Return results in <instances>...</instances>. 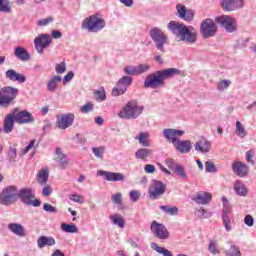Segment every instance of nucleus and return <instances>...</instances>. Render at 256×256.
I'll list each match as a JSON object with an SVG mask.
<instances>
[{
  "mask_svg": "<svg viewBox=\"0 0 256 256\" xmlns=\"http://www.w3.org/2000/svg\"><path fill=\"white\" fill-rule=\"evenodd\" d=\"M167 27L173 35H176L180 41L187 43V45H195L197 43V30L193 26L187 27L184 23L170 21Z\"/></svg>",
  "mask_w": 256,
  "mask_h": 256,
  "instance_id": "1",
  "label": "nucleus"
},
{
  "mask_svg": "<svg viewBox=\"0 0 256 256\" xmlns=\"http://www.w3.org/2000/svg\"><path fill=\"white\" fill-rule=\"evenodd\" d=\"M175 75H179V69L177 68H167L153 72L146 76L144 80V88L159 89V87L165 85L166 79H171V77H175Z\"/></svg>",
  "mask_w": 256,
  "mask_h": 256,
  "instance_id": "2",
  "label": "nucleus"
},
{
  "mask_svg": "<svg viewBox=\"0 0 256 256\" xmlns=\"http://www.w3.org/2000/svg\"><path fill=\"white\" fill-rule=\"evenodd\" d=\"M145 107L139 104L137 100L128 101L123 108L118 112L120 119H126L128 121L138 119L141 117Z\"/></svg>",
  "mask_w": 256,
  "mask_h": 256,
  "instance_id": "3",
  "label": "nucleus"
},
{
  "mask_svg": "<svg viewBox=\"0 0 256 256\" xmlns=\"http://www.w3.org/2000/svg\"><path fill=\"white\" fill-rule=\"evenodd\" d=\"M105 25V19L98 15H91L83 20L82 29L88 31V33H99V31L105 29Z\"/></svg>",
  "mask_w": 256,
  "mask_h": 256,
  "instance_id": "4",
  "label": "nucleus"
},
{
  "mask_svg": "<svg viewBox=\"0 0 256 256\" xmlns=\"http://www.w3.org/2000/svg\"><path fill=\"white\" fill-rule=\"evenodd\" d=\"M19 89L13 86H4L0 89V107L7 109L17 99Z\"/></svg>",
  "mask_w": 256,
  "mask_h": 256,
  "instance_id": "5",
  "label": "nucleus"
},
{
  "mask_svg": "<svg viewBox=\"0 0 256 256\" xmlns=\"http://www.w3.org/2000/svg\"><path fill=\"white\" fill-rule=\"evenodd\" d=\"M18 199L28 207H40L41 201L35 198V191L31 188H22L18 192Z\"/></svg>",
  "mask_w": 256,
  "mask_h": 256,
  "instance_id": "6",
  "label": "nucleus"
},
{
  "mask_svg": "<svg viewBox=\"0 0 256 256\" xmlns=\"http://www.w3.org/2000/svg\"><path fill=\"white\" fill-rule=\"evenodd\" d=\"M19 199V190L16 186H8L0 193V204L9 206Z\"/></svg>",
  "mask_w": 256,
  "mask_h": 256,
  "instance_id": "7",
  "label": "nucleus"
},
{
  "mask_svg": "<svg viewBox=\"0 0 256 256\" xmlns=\"http://www.w3.org/2000/svg\"><path fill=\"white\" fill-rule=\"evenodd\" d=\"M150 37L155 43V47L161 53H165V45H167V36L163 30L154 27L150 30Z\"/></svg>",
  "mask_w": 256,
  "mask_h": 256,
  "instance_id": "8",
  "label": "nucleus"
},
{
  "mask_svg": "<svg viewBox=\"0 0 256 256\" xmlns=\"http://www.w3.org/2000/svg\"><path fill=\"white\" fill-rule=\"evenodd\" d=\"M200 33L203 39H209L217 35V24L211 18L204 19L200 24Z\"/></svg>",
  "mask_w": 256,
  "mask_h": 256,
  "instance_id": "9",
  "label": "nucleus"
},
{
  "mask_svg": "<svg viewBox=\"0 0 256 256\" xmlns=\"http://www.w3.org/2000/svg\"><path fill=\"white\" fill-rule=\"evenodd\" d=\"M133 85V77L131 76H123L121 77L116 87L112 89V96L119 97L120 95H125L127 93V89Z\"/></svg>",
  "mask_w": 256,
  "mask_h": 256,
  "instance_id": "10",
  "label": "nucleus"
},
{
  "mask_svg": "<svg viewBox=\"0 0 256 256\" xmlns=\"http://www.w3.org/2000/svg\"><path fill=\"white\" fill-rule=\"evenodd\" d=\"M218 25L224 27L227 33H235L237 31V20L230 15H221L215 19Z\"/></svg>",
  "mask_w": 256,
  "mask_h": 256,
  "instance_id": "11",
  "label": "nucleus"
},
{
  "mask_svg": "<svg viewBox=\"0 0 256 256\" xmlns=\"http://www.w3.org/2000/svg\"><path fill=\"white\" fill-rule=\"evenodd\" d=\"M166 190L167 185L159 180H153L148 189L149 198L155 201V199H159V197L165 195Z\"/></svg>",
  "mask_w": 256,
  "mask_h": 256,
  "instance_id": "12",
  "label": "nucleus"
},
{
  "mask_svg": "<svg viewBox=\"0 0 256 256\" xmlns=\"http://www.w3.org/2000/svg\"><path fill=\"white\" fill-rule=\"evenodd\" d=\"M50 45L51 36H49V34H40L34 39V46L39 55H43V51Z\"/></svg>",
  "mask_w": 256,
  "mask_h": 256,
  "instance_id": "13",
  "label": "nucleus"
},
{
  "mask_svg": "<svg viewBox=\"0 0 256 256\" xmlns=\"http://www.w3.org/2000/svg\"><path fill=\"white\" fill-rule=\"evenodd\" d=\"M185 135V130H179L174 128H166L163 130V137L168 143L175 144L181 137Z\"/></svg>",
  "mask_w": 256,
  "mask_h": 256,
  "instance_id": "14",
  "label": "nucleus"
},
{
  "mask_svg": "<svg viewBox=\"0 0 256 256\" xmlns=\"http://www.w3.org/2000/svg\"><path fill=\"white\" fill-rule=\"evenodd\" d=\"M150 229L157 239H169V230H167V227L165 225L158 223L157 221H153L151 223Z\"/></svg>",
  "mask_w": 256,
  "mask_h": 256,
  "instance_id": "15",
  "label": "nucleus"
},
{
  "mask_svg": "<svg viewBox=\"0 0 256 256\" xmlns=\"http://www.w3.org/2000/svg\"><path fill=\"white\" fill-rule=\"evenodd\" d=\"M74 121H75V114L73 113L61 114L57 117L56 125L58 129L65 131V129H68V127H71V125H73Z\"/></svg>",
  "mask_w": 256,
  "mask_h": 256,
  "instance_id": "16",
  "label": "nucleus"
},
{
  "mask_svg": "<svg viewBox=\"0 0 256 256\" xmlns=\"http://www.w3.org/2000/svg\"><path fill=\"white\" fill-rule=\"evenodd\" d=\"M176 11L178 13V17L180 19H183V21H187L188 23H191V21L195 19V10L187 9V6L183 4H177Z\"/></svg>",
  "mask_w": 256,
  "mask_h": 256,
  "instance_id": "17",
  "label": "nucleus"
},
{
  "mask_svg": "<svg viewBox=\"0 0 256 256\" xmlns=\"http://www.w3.org/2000/svg\"><path fill=\"white\" fill-rule=\"evenodd\" d=\"M15 121L19 125H27L29 123H35V117L27 110H22L15 114Z\"/></svg>",
  "mask_w": 256,
  "mask_h": 256,
  "instance_id": "18",
  "label": "nucleus"
},
{
  "mask_svg": "<svg viewBox=\"0 0 256 256\" xmlns=\"http://www.w3.org/2000/svg\"><path fill=\"white\" fill-rule=\"evenodd\" d=\"M97 175H99L100 177H104L106 181H112V182L125 181V175L119 172H109L105 170H98Z\"/></svg>",
  "mask_w": 256,
  "mask_h": 256,
  "instance_id": "19",
  "label": "nucleus"
},
{
  "mask_svg": "<svg viewBox=\"0 0 256 256\" xmlns=\"http://www.w3.org/2000/svg\"><path fill=\"white\" fill-rule=\"evenodd\" d=\"M245 0H221L220 5L224 11H235L242 9Z\"/></svg>",
  "mask_w": 256,
  "mask_h": 256,
  "instance_id": "20",
  "label": "nucleus"
},
{
  "mask_svg": "<svg viewBox=\"0 0 256 256\" xmlns=\"http://www.w3.org/2000/svg\"><path fill=\"white\" fill-rule=\"evenodd\" d=\"M173 147L178 151V153H181L182 155L190 153L191 150L193 149V145L191 144L190 140H181V139H179L173 145Z\"/></svg>",
  "mask_w": 256,
  "mask_h": 256,
  "instance_id": "21",
  "label": "nucleus"
},
{
  "mask_svg": "<svg viewBox=\"0 0 256 256\" xmlns=\"http://www.w3.org/2000/svg\"><path fill=\"white\" fill-rule=\"evenodd\" d=\"M211 199H213L211 193L200 191L196 193V195L192 198V201L198 205H209V203H211Z\"/></svg>",
  "mask_w": 256,
  "mask_h": 256,
  "instance_id": "22",
  "label": "nucleus"
},
{
  "mask_svg": "<svg viewBox=\"0 0 256 256\" xmlns=\"http://www.w3.org/2000/svg\"><path fill=\"white\" fill-rule=\"evenodd\" d=\"M232 171L238 177H247L249 175V166L241 161H236L232 164Z\"/></svg>",
  "mask_w": 256,
  "mask_h": 256,
  "instance_id": "23",
  "label": "nucleus"
},
{
  "mask_svg": "<svg viewBox=\"0 0 256 256\" xmlns=\"http://www.w3.org/2000/svg\"><path fill=\"white\" fill-rule=\"evenodd\" d=\"M233 189L238 197H247V195L249 194V189L241 180H236L233 183Z\"/></svg>",
  "mask_w": 256,
  "mask_h": 256,
  "instance_id": "24",
  "label": "nucleus"
},
{
  "mask_svg": "<svg viewBox=\"0 0 256 256\" xmlns=\"http://www.w3.org/2000/svg\"><path fill=\"white\" fill-rule=\"evenodd\" d=\"M57 242L53 236H40L37 239L38 249H45V247H53Z\"/></svg>",
  "mask_w": 256,
  "mask_h": 256,
  "instance_id": "25",
  "label": "nucleus"
},
{
  "mask_svg": "<svg viewBox=\"0 0 256 256\" xmlns=\"http://www.w3.org/2000/svg\"><path fill=\"white\" fill-rule=\"evenodd\" d=\"M194 149L198 153H209L211 151V141L207 139L198 140L195 143Z\"/></svg>",
  "mask_w": 256,
  "mask_h": 256,
  "instance_id": "26",
  "label": "nucleus"
},
{
  "mask_svg": "<svg viewBox=\"0 0 256 256\" xmlns=\"http://www.w3.org/2000/svg\"><path fill=\"white\" fill-rule=\"evenodd\" d=\"M5 75H6V79H9V81H18V83H25V81L27 80L25 75L13 69L7 70Z\"/></svg>",
  "mask_w": 256,
  "mask_h": 256,
  "instance_id": "27",
  "label": "nucleus"
},
{
  "mask_svg": "<svg viewBox=\"0 0 256 256\" xmlns=\"http://www.w3.org/2000/svg\"><path fill=\"white\" fill-rule=\"evenodd\" d=\"M15 127V110L8 114L4 119V133H11Z\"/></svg>",
  "mask_w": 256,
  "mask_h": 256,
  "instance_id": "28",
  "label": "nucleus"
},
{
  "mask_svg": "<svg viewBox=\"0 0 256 256\" xmlns=\"http://www.w3.org/2000/svg\"><path fill=\"white\" fill-rule=\"evenodd\" d=\"M8 230L17 237H25V227L19 223L8 224Z\"/></svg>",
  "mask_w": 256,
  "mask_h": 256,
  "instance_id": "29",
  "label": "nucleus"
},
{
  "mask_svg": "<svg viewBox=\"0 0 256 256\" xmlns=\"http://www.w3.org/2000/svg\"><path fill=\"white\" fill-rule=\"evenodd\" d=\"M14 55L20 61H29V59H31L29 52H27L26 49L21 46H17L14 49Z\"/></svg>",
  "mask_w": 256,
  "mask_h": 256,
  "instance_id": "30",
  "label": "nucleus"
},
{
  "mask_svg": "<svg viewBox=\"0 0 256 256\" xmlns=\"http://www.w3.org/2000/svg\"><path fill=\"white\" fill-rule=\"evenodd\" d=\"M59 83H61V76L55 75L47 82V91L50 93H55L57 91V87L59 86Z\"/></svg>",
  "mask_w": 256,
  "mask_h": 256,
  "instance_id": "31",
  "label": "nucleus"
},
{
  "mask_svg": "<svg viewBox=\"0 0 256 256\" xmlns=\"http://www.w3.org/2000/svg\"><path fill=\"white\" fill-rule=\"evenodd\" d=\"M151 155H153V150L149 148H140L135 152L136 159H140L142 161H147Z\"/></svg>",
  "mask_w": 256,
  "mask_h": 256,
  "instance_id": "32",
  "label": "nucleus"
},
{
  "mask_svg": "<svg viewBox=\"0 0 256 256\" xmlns=\"http://www.w3.org/2000/svg\"><path fill=\"white\" fill-rule=\"evenodd\" d=\"M136 141L139 142L142 147H151V139H149V133L140 132L136 137Z\"/></svg>",
  "mask_w": 256,
  "mask_h": 256,
  "instance_id": "33",
  "label": "nucleus"
},
{
  "mask_svg": "<svg viewBox=\"0 0 256 256\" xmlns=\"http://www.w3.org/2000/svg\"><path fill=\"white\" fill-rule=\"evenodd\" d=\"M47 181H49V169L43 168L37 174V182L39 185H46Z\"/></svg>",
  "mask_w": 256,
  "mask_h": 256,
  "instance_id": "34",
  "label": "nucleus"
},
{
  "mask_svg": "<svg viewBox=\"0 0 256 256\" xmlns=\"http://www.w3.org/2000/svg\"><path fill=\"white\" fill-rule=\"evenodd\" d=\"M110 221L113 225H117L120 229L125 227V218L121 214L110 215Z\"/></svg>",
  "mask_w": 256,
  "mask_h": 256,
  "instance_id": "35",
  "label": "nucleus"
},
{
  "mask_svg": "<svg viewBox=\"0 0 256 256\" xmlns=\"http://www.w3.org/2000/svg\"><path fill=\"white\" fill-rule=\"evenodd\" d=\"M231 87V80L222 79L216 83V89L220 93L227 91Z\"/></svg>",
  "mask_w": 256,
  "mask_h": 256,
  "instance_id": "36",
  "label": "nucleus"
},
{
  "mask_svg": "<svg viewBox=\"0 0 256 256\" xmlns=\"http://www.w3.org/2000/svg\"><path fill=\"white\" fill-rule=\"evenodd\" d=\"M235 133L240 139H245V137H247V130L245 129V126H243V123H241V121L236 122Z\"/></svg>",
  "mask_w": 256,
  "mask_h": 256,
  "instance_id": "37",
  "label": "nucleus"
},
{
  "mask_svg": "<svg viewBox=\"0 0 256 256\" xmlns=\"http://www.w3.org/2000/svg\"><path fill=\"white\" fill-rule=\"evenodd\" d=\"M151 249H153L154 251H156V253H159L160 255H163V256H173V253H171V251L163 247H160L155 242L151 243Z\"/></svg>",
  "mask_w": 256,
  "mask_h": 256,
  "instance_id": "38",
  "label": "nucleus"
},
{
  "mask_svg": "<svg viewBox=\"0 0 256 256\" xmlns=\"http://www.w3.org/2000/svg\"><path fill=\"white\" fill-rule=\"evenodd\" d=\"M60 227H61V231H63L64 233H77V231H79L77 229V225L73 223L71 224L62 223Z\"/></svg>",
  "mask_w": 256,
  "mask_h": 256,
  "instance_id": "39",
  "label": "nucleus"
},
{
  "mask_svg": "<svg viewBox=\"0 0 256 256\" xmlns=\"http://www.w3.org/2000/svg\"><path fill=\"white\" fill-rule=\"evenodd\" d=\"M94 97L95 100L98 101V103H103V101L107 99V95L105 94V88L101 87L98 90L94 91Z\"/></svg>",
  "mask_w": 256,
  "mask_h": 256,
  "instance_id": "40",
  "label": "nucleus"
},
{
  "mask_svg": "<svg viewBox=\"0 0 256 256\" xmlns=\"http://www.w3.org/2000/svg\"><path fill=\"white\" fill-rule=\"evenodd\" d=\"M161 211H164L166 215H178L179 208L176 206H160Z\"/></svg>",
  "mask_w": 256,
  "mask_h": 256,
  "instance_id": "41",
  "label": "nucleus"
},
{
  "mask_svg": "<svg viewBox=\"0 0 256 256\" xmlns=\"http://www.w3.org/2000/svg\"><path fill=\"white\" fill-rule=\"evenodd\" d=\"M151 70V64L142 63L136 66L137 75H143V73H148Z\"/></svg>",
  "mask_w": 256,
  "mask_h": 256,
  "instance_id": "42",
  "label": "nucleus"
},
{
  "mask_svg": "<svg viewBox=\"0 0 256 256\" xmlns=\"http://www.w3.org/2000/svg\"><path fill=\"white\" fill-rule=\"evenodd\" d=\"M174 173L180 179H184V180L188 179L187 172L185 171V168L183 166H181V165L176 166V169H174Z\"/></svg>",
  "mask_w": 256,
  "mask_h": 256,
  "instance_id": "43",
  "label": "nucleus"
},
{
  "mask_svg": "<svg viewBox=\"0 0 256 256\" xmlns=\"http://www.w3.org/2000/svg\"><path fill=\"white\" fill-rule=\"evenodd\" d=\"M208 251L209 253H211V255H218V253H220L219 246H217V241L215 240L210 241L208 245Z\"/></svg>",
  "mask_w": 256,
  "mask_h": 256,
  "instance_id": "44",
  "label": "nucleus"
},
{
  "mask_svg": "<svg viewBox=\"0 0 256 256\" xmlns=\"http://www.w3.org/2000/svg\"><path fill=\"white\" fill-rule=\"evenodd\" d=\"M196 215H198L200 219H209V217H211L213 214L205 210L203 207H200L196 209Z\"/></svg>",
  "mask_w": 256,
  "mask_h": 256,
  "instance_id": "45",
  "label": "nucleus"
},
{
  "mask_svg": "<svg viewBox=\"0 0 256 256\" xmlns=\"http://www.w3.org/2000/svg\"><path fill=\"white\" fill-rule=\"evenodd\" d=\"M92 152L97 157V159H103V155L105 154V147H92Z\"/></svg>",
  "mask_w": 256,
  "mask_h": 256,
  "instance_id": "46",
  "label": "nucleus"
},
{
  "mask_svg": "<svg viewBox=\"0 0 256 256\" xmlns=\"http://www.w3.org/2000/svg\"><path fill=\"white\" fill-rule=\"evenodd\" d=\"M205 169L206 173H217V167L215 166V163L211 160H207L205 162Z\"/></svg>",
  "mask_w": 256,
  "mask_h": 256,
  "instance_id": "47",
  "label": "nucleus"
},
{
  "mask_svg": "<svg viewBox=\"0 0 256 256\" xmlns=\"http://www.w3.org/2000/svg\"><path fill=\"white\" fill-rule=\"evenodd\" d=\"M227 256H241V250L236 245H231L230 249L226 252Z\"/></svg>",
  "mask_w": 256,
  "mask_h": 256,
  "instance_id": "48",
  "label": "nucleus"
},
{
  "mask_svg": "<svg viewBox=\"0 0 256 256\" xmlns=\"http://www.w3.org/2000/svg\"><path fill=\"white\" fill-rule=\"evenodd\" d=\"M125 75H137V66L127 65L123 68Z\"/></svg>",
  "mask_w": 256,
  "mask_h": 256,
  "instance_id": "49",
  "label": "nucleus"
},
{
  "mask_svg": "<svg viewBox=\"0 0 256 256\" xmlns=\"http://www.w3.org/2000/svg\"><path fill=\"white\" fill-rule=\"evenodd\" d=\"M37 140L33 139L29 142V144L22 150V155H27L31 149L34 147H38Z\"/></svg>",
  "mask_w": 256,
  "mask_h": 256,
  "instance_id": "50",
  "label": "nucleus"
},
{
  "mask_svg": "<svg viewBox=\"0 0 256 256\" xmlns=\"http://www.w3.org/2000/svg\"><path fill=\"white\" fill-rule=\"evenodd\" d=\"M111 201L114 203V205H121V203H123V194L120 192L113 194L111 196Z\"/></svg>",
  "mask_w": 256,
  "mask_h": 256,
  "instance_id": "51",
  "label": "nucleus"
},
{
  "mask_svg": "<svg viewBox=\"0 0 256 256\" xmlns=\"http://www.w3.org/2000/svg\"><path fill=\"white\" fill-rule=\"evenodd\" d=\"M70 201H73L74 203H79L80 205H83L85 203V198L79 194H72L69 196Z\"/></svg>",
  "mask_w": 256,
  "mask_h": 256,
  "instance_id": "52",
  "label": "nucleus"
},
{
  "mask_svg": "<svg viewBox=\"0 0 256 256\" xmlns=\"http://www.w3.org/2000/svg\"><path fill=\"white\" fill-rule=\"evenodd\" d=\"M130 195V200L132 201V203H137L139 201V199L141 198V192L137 191V190H131L129 192Z\"/></svg>",
  "mask_w": 256,
  "mask_h": 256,
  "instance_id": "53",
  "label": "nucleus"
},
{
  "mask_svg": "<svg viewBox=\"0 0 256 256\" xmlns=\"http://www.w3.org/2000/svg\"><path fill=\"white\" fill-rule=\"evenodd\" d=\"M55 71L58 75H63L65 71H67V64L65 62H61L56 65Z\"/></svg>",
  "mask_w": 256,
  "mask_h": 256,
  "instance_id": "54",
  "label": "nucleus"
},
{
  "mask_svg": "<svg viewBox=\"0 0 256 256\" xmlns=\"http://www.w3.org/2000/svg\"><path fill=\"white\" fill-rule=\"evenodd\" d=\"M54 18L53 17H47L44 19H41L37 22L38 27H47V25H49V23H53Z\"/></svg>",
  "mask_w": 256,
  "mask_h": 256,
  "instance_id": "55",
  "label": "nucleus"
},
{
  "mask_svg": "<svg viewBox=\"0 0 256 256\" xmlns=\"http://www.w3.org/2000/svg\"><path fill=\"white\" fill-rule=\"evenodd\" d=\"M80 111L84 114L91 113V111H93V103L87 102L85 105L80 107Z\"/></svg>",
  "mask_w": 256,
  "mask_h": 256,
  "instance_id": "56",
  "label": "nucleus"
},
{
  "mask_svg": "<svg viewBox=\"0 0 256 256\" xmlns=\"http://www.w3.org/2000/svg\"><path fill=\"white\" fill-rule=\"evenodd\" d=\"M0 13H11V5L9 3L4 4L3 0H0Z\"/></svg>",
  "mask_w": 256,
  "mask_h": 256,
  "instance_id": "57",
  "label": "nucleus"
},
{
  "mask_svg": "<svg viewBox=\"0 0 256 256\" xmlns=\"http://www.w3.org/2000/svg\"><path fill=\"white\" fill-rule=\"evenodd\" d=\"M244 224L247 226V227H253L255 225V219H253V216H251L250 214H247L245 217H244Z\"/></svg>",
  "mask_w": 256,
  "mask_h": 256,
  "instance_id": "58",
  "label": "nucleus"
},
{
  "mask_svg": "<svg viewBox=\"0 0 256 256\" xmlns=\"http://www.w3.org/2000/svg\"><path fill=\"white\" fill-rule=\"evenodd\" d=\"M64 157H66V156L63 153V151H61V148H56L55 155H54V161H56V163H58V161H61V159H63Z\"/></svg>",
  "mask_w": 256,
  "mask_h": 256,
  "instance_id": "59",
  "label": "nucleus"
},
{
  "mask_svg": "<svg viewBox=\"0 0 256 256\" xmlns=\"http://www.w3.org/2000/svg\"><path fill=\"white\" fill-rule=\"evenodd\" d=\"M222 221H223L226 231H228V232L231 231V229H232L231 219L229 218V216H222Z\"/></svg>",
  "mask_w": 256,
  "mask_h": 256,
  "instance_id": "60",
  "label": "nucleus"
},
{
  "mask_svg": "<svg viewBox=\"0 0 256 256\" xmlns=\"http://www.w3.org/2000/svg\"><path fill=\"white\" fill-rule=\"evenodd\" d=\"M59 164L60 169H67V166L69 165V160L67 159V156H64L60 160L57 161Z\"/></svg>",
  "mask_w": 256,
  "mask_h": 256,
  "instance_id": "61",
  "label": "nucleus"
},
{
  "mask_svg": "<svg viewBox=\"0 0 256 256\" xmlns=\"http://www.w3.org/2000/svg\"><path fill=\"white\" fill-rule=\"evenodd\" d=\"M43 209L46 211V213H57V208L49 203H44Z\"/></svg>",
  "mask_w": 256,
  "mask_h": 256,
  "instance_id": "62",
  "label": "nucleus"
},
{
  "mask_svg": "<svg viewBox=\"0 0 256 256\" xmlns=\"http://www.w3.org/2000/svg\"><path fill=\"white\" fill-rule=\"evenodd\" d=\"M73 77H75V73L73 71H69L63 78V85H67V83H69Z\"/></svg>",
  "mask_w": 256,
  "mask_h": 256,
  "instance_id": "63",
  "label": "nucleus"
},
{
  "mask_svg": "<svg viewBox=\"0 0 256 256\" xmlns=\"http://www.w3.org/2000/svg\"><path fill=\"white\" fill-rule=\"evenodd\" d=\"M166 165L168 167V169H171V170H176L177 167L179 166V164H177V162H175L174 159H169V160H166Z\"/></svg>",
  "mask_w": 256,
  "mask_h": 256,
  "instance_id": "64",
  "label": "nucleus"
}]
</instances>
